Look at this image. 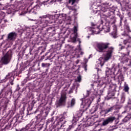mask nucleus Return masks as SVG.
Returning a JSON list of instances; mask_svg holds the SVG:
<instances>
[{"instance_id": "obj_46", "label": "nucleus", "mask_w": 131, "mask_h": 131, "mask_svg": "<svg viewBox=\"0 0 131 131\" xmlns=\"http://www.w3.org/2000/svg\"><path fill=\"white\" fill-rule=\"evenodd\" d=\"M118 78L121 79V81H123V76L122 75H120V76L118 77Z\"/></svg>"}, {"instance_id": "obj_30", "label": "nucleus", "mask_w": 131, "mask_h": 131, "mask_svg": "<svg viewBox=\"0 0 131 131\" xmlns=\"http://www.w3.org/2000/svg\"><path fill=\"white\" fill-rule=\"evenodd\" d=\"M31 51H32V50H31V51H30V53H28V54H26V58H27V59H30L31 60H33V58H31V57H32V54H31Z\"/></svg>"}, {"instance_id": "obj_54", "label": "nucleus", "mask_w": 131, "mask_h": 131, "mask_svg": "<svg viewBox=\"0 0 131 131\" xmlns=\"http://www.w3.org/2000/svg\"><path fill=\"white\" fill-rule=\"evenodd\" d=\"M79 62V60L78 59L76 61V63L78 64Z\"/></svg>"}, {"instance_id": "obj_55", "label": "nucleus", "mask_w": 131, "mask_h": 131, "mask_svg": "<svg viewBox=\"0 0 131 131\" xmlns=\"http://www.w3.org/2000/svg\"><path fill=\"white\" fill-rule=\"evenodd\" d=\"M47 69L46 70V73L48 72L49 68H47Z\"/></svg>"}, {"instance_id": "obj_60", "label": "nucleus", "mask_w": 131, "mask_h": 131, "mask_svg": "<svg viewBox=\"0 0 131 131\" xmlns=\"http://www.w3.org/2000/svg\"><path fill=\"white\" fill-rule=\"evenodd\" d=\"M83 54V53L82 52H81L80 54L82 55Z\"/></svg>"}, {"instance_id": "obj_9", "label": "nucleus", "mask_w": 131, "mask_h": 131, "mask_svg": "<svg viewBox=\"0 0 131 131\" xmlns=\"http://www.w3.org/2000/svg\"><path fill=\"white\" fill-rule=\"evenodd\" d=\"M80 100L81 101H82V103L81 104V108H85V109H88V108H89L92 103V101L90 99L86 98H82Z\"/></svg>"}, {"instance_id": "obj_17", "label": "nucleus", "mask_w": 131, "mask_h": 131, "mask_svg": "<svg viewBox=\"0 0 131 131\" xmlns=\"http://www.w3.org/2000/svg\"><path fill=\"white\" fill-rule=\"evenodd\" d=\"M73 127V125H69L68 124H66V122L62 123V128L64 129V131H70Z\"/></svg>"}, {"instance_id": "obj_7", "label": "nucleus", "mask_w": 131, "mask_h": 131, "mask_svg": "<svg viewBox=\"0 0 131 131\" xmlns=\"http://www.w3.org/2000/svg\"><path fill=\"white\" fill-rule=\"evenodd\" d=\"M119 88L118 87L116 84L110 85L108 92V96L109 97L108 100L111 99L112 97H114L115 95V92H119Z\"/></svg>"}, {"instance_id": "obj_10", "label": "nucleus", "mask_w": 131, "mask_h": 131, "mask_svg": "<svg viewBox=\"0 0 131 131\" xmlns=\"http://www.w3.org/2000/svg\"><path fill=\"white\" fill-rule=\"evenodd\" d=\"M78 30L77 27L76 26H74V31H73V34L74 36L72 38V40H73V42L74 43L76 41H79V48H80V43L81 41H80V38H77L78 37V33H77Z\"/></svg>"}, {"instance_id": "obj_34", "label": "nucleus", "mask_w": 131, "mask_h": 131, "mask_svg": "<svg viewBox=\"0 0 131 131\" xmlns=\"http://www.w3.org/2000/svg\"><path fill=\"white\" fill-rule=\"evenodd\" d=\"M102 29L104 30V31L106 32H109L110 31V28L109 27H107L106 26H104L102 27Z\"/></svg>"}, {"instance_id": "obj_37", "label": "nucleus", "mask_w": 131, "mask_h": 131, "mask_svg": "<svg viewBox=\"0 0 131 131\" xmlns=\"http://www.w3.org/2000/svg\"><path fill=\"white\" fill-rule=\"evenodd\" d=\"M105 21H106V20L105 19H103V18H102L101 19V25L100 26H98L97 28L100 29L101 26H102V25L103 24V23L105 22Z\"/></svg>"}, {"instance_id": "obj_62", "label": "nucleus", "mask_w": 131, "mask_h": 131, "mask_svg": "<svg viewBox=\"0 0 131 131\" xmlns=\"http://www.w3.org/2000/svg\"><path fill=\"white\" fill-rule=\"evenodd\" d=\"M48 53H49L48 52H47V53H46V56Z\"/></svg>"}, {"instance_id": "obj_5", "label": "nucleus", "mask_w": 131, "mask_h": 131, "mask_svg": "<svg viewBox=\"0 0 131 131\" xmlns=\"http://www.w3.org/2000/svg\"><path fill=\"white\" fill-rule=\"evenodd\" d=\"M67 100V93L65 91H62L59 100L57 101L56 103L57 108H58V107H64L66 105Z\"/></svg>"}, {"instance_id": "obj_3", "label": "nucleus", "mask_w": 131, "mask_h": 131, "mask_svg": "<svg viewBox=\"0 0 131 131\" xmlns=\"http://www.w3.org/2000/svg\"><path fill=\"white\" fill-rule=\"evenodd\" d=\"M13 57V51L9 50L3 57H2L0 60V68H3L4 65H8L11 62Z\"/></svg>"}, {"instance_id": "obj_35", "label": "nucleus", "mask_w": 131, "mask_h": 131, "mask_svg": "<svg viewBox=\"0 0 131 131\" xmlns=\"http://www.w3.org/2000/svg\"><path fill=\"white\" fill-rule=\"evenodd\" d=\"M124 61L126 62H129L127 65L129 67H131V60H129L128 58H125V60Z\"/></svg>"}, {"instance_id": "obj_36", "label": "nucleus", "mask_w": 131, "mask_h": 131, "mask_svg": "<svg viewBox=\"0 0 131 131\" xmlns=\"http://www.w3.org/2000/svg\"><path fill=\"white\" fill-rule=\"evenodd\" d=\"M119 17L120 18V26H122V21L123 20V19L124 18V16L122 15H119Z\"/></svg>"}, {"instance_id": "obj_53", "label": "nucleus", "mask_w": 131, "mask_h": 131, "mask_svg": "<svg viewBox=\"0 0 131 131\" xmlns=\"http://www.w3.org/2000/svg\"><path fill=\"white\" fill-rule=\"evenodd\" d=\"M91 85L92 88H93L94 89L93 86H94L95 83L91 84Z\"/></svg>"}, {"instance_id": "obj_59", "label": "nucleus", "mask_w": 131, "mask_h": 131, "mask_svg": "<svg viewBox=\"0 0 131 131\" xmlns=\"http://www.w3.org/2000/svg\"><path fill=\"white\" fill-rule=\"evenodd\" d=\"M4 39V36H2V37L1 38V39Z\"/></svg>"}, {"instance_id": "obj_1", "label": "nucleus", "mask_w": 131, "mask_h": 131, "mask_svg": "<svg viewBox=\"0 0 131 131\" xmlns=\"http://www.w3.org/2000/svg\"><path fill=\"white\" fill-rule=\"evenodd\" d=\"M111 43L109 42H100L97 44L98 51L100 53H103L108 49L104 57H100L99 59L101 67L104 65L105 61L108 60L112 56L114 48L113 47H109Z\"/></svg>"}, {"instance_id": "obj_57", "label": "nucleus", "mask_w": 131, "mask_h": 131, "mask_svg": "<svg viewBox=\"0 0 131 131\" xmlns=\"http://www.w3.org/2000/svg\"><path fill=\"white\" fill-rule=\"evenodd\" d=\"M124 23L125 24L127 23V20L126 19L124 20Z\"/></svg>"}, {"instance_id": "obj_20", "label": "nucleus", "mask_w": 131, "mask_h": 131, "mask_svg": "<svg viewBox=\"0 0 131 131\" xmlns=\"http://www.w3.org/2000/svg\"><path fill=\"white\" fill-rule=\"evenodd\" d=\"M117 30L116 26L114 27V31L110 33V35L112 37L115 39L118 37Z\"/></svg>"}, {"instance_id": "obj_43", "label": "nucleus", "mask_w": 131, "mask_h": 131, "mask_svg": "<svg viewBox=\"0 0 131 131\" xmlns=\"http://www.w3.org/2000/svg\"><path fill=\"white\" fill-rule=\"evenodd\" d=\"M81 80V76L79 75L77 77V80H76V81H78V82H80Z\"/></svg>"}, {"instance_id": "obj_26", "label": "nucleus", "mask_w": 131, "mask_h": 131, "mask_svg": "<svg viewBox=\"0 0 131 131\" xmlns=\"http://www.w3.org/2000/svg\"><path fill=\"white\" fill-rule=\"evenodd\" d=\"M39 7L38 5H36L33 8H32L29 11L30 13L36 14V11H37V8Z\"/></svg>"}, {"instance_id": "obj_47", "label": "nucleus", "mask_w": 131, "mask_h": 131, "mask_svg": "<svg viewBox=\"0 0 131 131\" xmlns=\"http://www.w3.org/2000/svg\"><path fill=\"white\" fill-rule=\"evenodd\" d=\"M76 0H69V3H72V5H73L76 2Z\"/></svg>"}, {"instance_id": "obj_6", "label": "nucleus", "mask_w": 131, "mask_h": 131, "mask_svg": "<svg viewBox=\"0 0 131 131\" xmlns=\"http://www.w3.org/2000/svg\"><path fill=\"white\" fill-rule=\"evenodd\" d=\"M17 73V70L15 69L14 71L8 73L4 79V82L9 79V82L11 85H14V80H15V74Z\"/></svg>"}, {"instance_id": "obj_25", "label": "nucleus", "mask_w": 131, "mask_h": 131, "mask_svg": "<svg viewBox=\"0 0 131 131\" xmlns=\"http://www.w3.org/2000/svg\"><path fill=\"white\" fill-rule=\"evenodd\" d=\"M86 127L85 124L79 125L77 129L75 131H84V128Z\"/></svg>"}, {"instance_id": "obj_41", "label": "nucleus", "mask_w": 131, "mask_h": 131, "mask_svg": "<svg viewBox=\"0 0 131 131\" xmlns=\"http://www.w3.org/2000/svg\"><path fill=\"white\" fill-rule=\"evenodd\" d=\"M5 18V13L3 12H0V19Z\"/></svg>"}, {"instance_id": "obj_27", "label": "nucleus", "mask_w": 131, "mask_h": 131, "mask_svg": "<svg viewBox=\"0 0 131 131\" xmlns=\"http://www.w3.org/2000/svg\"><path fill=\"white\" fill-rule=\"evenodd\" d=\"M78 119L79 118L77 117H76L75 116H74L72 121V124L73 125H76L77 121H78Z\"/></svg>"}, {"instance_id": "obj_49", "label": "nucleus", "mask_w": 131, "mask_h": 131, "mask_svg": "<svg viewBox=\"0 0 131 131\" xmlns=\"http://www.w3.org/2000/svg\"><path fill=\"white\" fill-rule=\"evenodd\" d=\"M84 63H86H86L88 62V59H86V58H85V59H84Z\"/></svg>"}, {"instance_id": "obj_61", "label": "nucleus", "mask_w": 131, "mask_h": 131, "mask_svg": "<svg viewBox=\"0 0 131 131\" xmlns=\"http://www.w3.org/2000/svg\"><path fill=\"white\" fill-rule=\"evenodd\" d=\"M100 98H99L98 99V102H100Z\"/></svg>"}, {"instance_id": "obj_39", "label": "nucleus", "mask_w": 131, "mask_h": 131, "mask_svg": "<svg viewBox=\"0 0 131 131\" xmlns=\"http://www.w3.org/2000/svg\"><path fill=\"white\" fill-rule=\"evenodd\" d=\"M8 8L7 7H6L5 5H2L1 4H0V10H6V9Z\"/></svg>"}, {"instance_id": "obj_15", "label": "nucleus", "mask_w": 131, "mask_h": 131, "mask_svg": "<svg viewBox=\"0 0 131 131\" xmlns=\"http://www.w3.org/2000/svg\"><path fill=\"white\" fill-rule=\"evenodd\" d=\"M66 116H67V114L66 112L63 113V114L60 115L57 119V121L63 124L64 123H66L65 121Z\"/></svg>"}, {"instance_id": "obj_64", "label": "nucleus", "mask_w": 131, "mask_h": 131, "mask_svg": "<svg viewBox=\"0 0 131 131\" xmlns=\"http://www.w3.org/2000/svg\"><path fill=\"white\" fill-rule=\"evenodd\" d=\"M43 52H44V51H42L40 53V54L42 53Z\"/></svg>"}, {"instance_id": "obj_42", "label": "nucleus", "mask_w": 131, "mask_h": 131, "mask_svg": "<svg viewBox=\"0 0 131 131\" xmlns=\"http://www.w3.org/2000/svg\"><path fill=\"white\" fill-rule=\"evenodd\" d=\"M90 93H91V92L90 91H87L86 93V95H84V94H83V96L84 97H85V98H87V97H89V96H90Z\"/></svg>"}, {"instance_id": "obj_16", "label": "nucleus", "mask_w": 131, "mask_h": 131, "mask_svg": "<svg viewBox=\"0 0 131 131\" xmlns=\"http://www.w3.org/2000/svg\"><path fill=\"white\" fill-rule=\"evenodd\" d=\"M128 42V40L126 39V40H123V43L122 45V44H119V49L120 50H122L123 49H126L127 50H129V48H131V46H129V45L127 46V47H125V46L127 45V43Z\"/></svg>"}, {"instance_id": "obj_13", "label": "nucleus", "mask_w": 131, "mask_h": 131, "mask_svg": "<svg viewBox=\"0 0 131 131\" xmlns=\"http://www.w3.org/2000/svg\"><path fill=\"white\" fill-rule=\"evenodd\" d=\"M116 118L115 117H107L105 120H104L102 123V126H105L108 124H111L115 120Z\"/></svg>"}, {"instance_id": "obj_31", "label": "nucleus", "mask_w": 131, "mask_h": 131, "mask_svg": "<svg viewBox=\"0 0 131 131\" xmlns=\"http://www.w3.org/2000/svg\"><path fill=\"white\" fill-rule=\"evenodd\" d=\"M101 2L100 3H102V4L105 5H109V2L110 1V0H100Z\"/></svg>"}, {"instance_id": "obj_8", "label": "nucleus", "mask_w": 131, "mask_h": 131, "mask_svg": "<svg viewBox=\"0 0 131 131\" xmlns=\"http://www.w3.org/2000/svg\"><path fill=\"white\" fill-rule=\"evenodd\" d=\"M12 120V124L17 126V124L22 122L23 120V115L22 114H17L13 118H11Z\"/></svg>"}, {"instance_id": "obj_29", "label": "nucleus", "mask_w": 131, "mask_h": 131, "mask_svg": "<svg viewBox=\"0 0 131 131\" xmlns=\"http://www.w3.org/2000/svg\"><path fill=\"white\" fill-rule=\"evenodd\" d=\"M30 125L28 124L25 127H23L19 131H27L30 128Z\"/></svg>"}, {"instance_id": "obj_44", "label": "nucleus", "mask_w": 131, "mask_h": 131, "mask_svg": "<svg viewBox=\"0 0 131 131\" xmlns=\"http://www.w3.org/2000/svg\"><path fill=\"white\" fill-rule=\"evenodd\" d=\"M111 70H109L106 71V75L107 76H108V75H111Z\"/></svg>"}, {"instance_id": "obj_19", "label": "nucleus", "mask_w": 131, "mask_h": 131, "mask_svg": "<svg viewBox=\"0 0 131 131\" xmlns=\"http://www.w3.org/2000/svg\"><path fill=\"white\" fill-rule=\"evenodd\" d=\"M62 124H63L62 123H61L57 121V123H56V125H55V128H56L57 129L50 130V131H59L58 130L59 129H60L61 128H62V127L63 126Z\"/></svg>"}, {"instance_id": "obj_2", "label": "nucleus", "mask_w": 131, "mask_h": 131, "mask_svg": "<svg viewBox=\"0 0 131 131\" xmlns=\"http://www.w3.org/2000/svg\"><path fill=\"white\" fill-rule=\"evenodd\" d=\"M54 20L52 18H49L48 15H43L39 17V19L35 21V25L38 29L42 30L43 28L46 27L50 24H52Z\"/></svg>"}, {"instance_id": "obj_12", "label": "nucleus", "mask_w": 131, "mask_h": 131, "mask_svg": "<svg viewBox=\"0 0 131 131\" xmlns=\"http://www.w3.org/2000/svg\"><path fill=\"white\" fill-rule=\"evenodd\" d=\"M17 33L15 32H12L9 33L7 35V39L9 41H15L17 38Z\"/></svg>"}, {"instance_id": "obj_18", "label": "nucleus", "mask_w": 131, "mask_h": 131, "mask_svg": "<svg viewBox=\"0 0 131 131\" xmlns=\"http://www.w3.org/2000/svg\"><path fill=\"white\" fill-rule=\"evenodd\" d=\"M8 85H7L3 89L1 92H0V95H2L3 93L5 92V96H8L9 95V93L11 92V89L9 88H8Z\"/></svg>"}, {"instance_id": "obj_38", "label": "nucleus", "mask_w": 131, "mask_h": 131, "mask_svg": "<svg viewBox=\"0 0 131 131\" xmlns=\"http://www.w3.org/2000/svg\"><path fill=\"white\" fill-rule=\"evenodd\" d=\"M125 28L126 29L128 33L129 32H131V30L130 29V27L128 23H127V25L125 26Z\"/></svg>"}, {"instance_id": "obj_22", "label": "nucleus", "mask_w": 131, "mask_h": 131, "mask_svg": "<svg viewBox=\"0 0 131 131\" xmlns=\"http://www.w3.org/2000/svg\"><path fill=\"white\" fill-rule=\"evenodd\" d=\"M120 107L117 105H114L109 108L105 110L106 113H109V112H112L113 110H119Z\"/></svg>"}, {"instance_id": "obj_45", "label": "nucleus", "mask_w": 131, "mask_h": 131, "mask_svg": "<svg viewBox=\"0 0 131 131\" xmlns=\"http://www.w3.org/2000/svg\"><path fill=\"white\" fill-rule=\"evenodd\" d=\"M87 67H88V65L86 63H83V68H84L85 71H87Z\"/></svg>"}, {"instance_id": "obj_58", "label": "nucleus", "mask_w": 131, "mask_h": 131, "mask_svg": "<svg viewBox=\"0 0 131 131\" xmlns=\"http://www.w3.org/2000/svg\"><path fill=\"white\" fill-rule=\"evenodd\" d=\"M92 26H95V24H93V23H92Z\"/></svg>"}, {"instance_id": "obj_21", "label": "nucleus", "mask_w": 131, "mask_h": 131, "mask_svg": "<svg viewBox=\"0 0 131 131\" xmlns=\"http://www.w3.org/2000/svg\"><path fill=\"white\" fill-rule=\"evenodd\" d=\"M76 103V100L75 98H72L71 101H68L67 104V108H71V107H73Z\"/></svg>"}, {"instance_id": "obj_40", "label": "nucleus", "mask_w": 131, "mask_h": 131, "mask_svg": "<svg viewBox=\"0 0 131 131\" xmlns=\"http://www.w3.org/2000/svg\"><path fill=\"white\" fill-rule=\"evenodd\" d=\"M129 90V87L128 86V85H125L124 86V91L125 93H128V91Z\"/></svg>"}, {"instance_id": "obj_50", "label": "nucleus", "mask_w": 131, "mask_h": 131, "mask_svg": "<svg viewBox=\"0 0 131 131\" xmlns=\"http://www.w3.org/2000/svg\"><path fill=\"white\" fill-rule=\"evenodd\" d=\"M68 8L70 9V10H74V9L73 7H71V6H69L68 7Z\"/></svg>"}, {"instance_id": "obj_51", "label": "nucleus", "mask_w": 131, "mask_h": 131, "mask_svg": "<svg viewBox=\"0 0 131 131\" xmlns=\"http://www.w3.org/2000/svg\"><path fill=\"white\" fill-rule=\"evenodd\" d=\"M128 16H129V17L131 18V13L130 12H129L127 13Z\"/></svg>"}, {"instance_id": "obj_48", "label": "nucleus", "mask_w": 131, "mask_h": 131, "mask_svg": "<svg viewBox=\"0 0 131 131\" xmlns=\"http://www.w3.org/2000/svg\"><path fill=\"white\" fill-rule=\"evenodd\" d=\"M72 93H73V90L72 89H71L69 92V94H72Z\"/></svg>"}, {"instance_id": "obj_23", "label": "nucleus", "mask_w": 131, "mask_h": 131, "mask_svg": "<svg viewBox=\"0 0 131 131\" xmlns=\"http://www.w3.org/2000/svg\"><path fill=\"white\" fill-rule=\"evenodd\" d=\"M36 118L37 122L38 123L43 122L46 119V118L44 117H42L41 115H38Z\"/></svg>"}, {"instance_id": "obj_28", "label": "nucleus", "mask_w": 131, "mask_h": 131, "mask_svg": "<svg viewBox=\"0 0 131 131\" xmlns=\"http://www.w3.org/2000/svg\"><path fill=\"white\" fill-rule=\"evenodd\" d=\"M53 121H54V117H52L48 119L46 122V126H48L49 124H53Z\"/></svg>"}, {"instance_id": "obj_33", "label": "nucleus", "mask_w": 131, "mask_h": 131, "mask_svg": "<svg viewBox=\"0 0 131 131\" xmlns=\"http://www.w3.org/2000/svg\"><path fill=\"white\" fill-rule=\"evenodd\" d=\"M82 113H81V111H78L76 113V115H75V116H76V117H78V118H79V117H81V116H82Z\"/></svg>"}, {"instance_id": "obj_24", "label": "nucleus", "mask_w": 131, "mask_h": 131, "mask_svg": "<svg viewBox=\"0 0 131 131\" xmlns=\"http://www.w3.org/2000/svg\"><path fill=\"white\" fill-rule=\"evenodd\" d=\"M47 32L53 35L55 34V29L54 27H49L47 29Z\"/></svg>"}, {"instance_id": "obj_52", "label": "nucleus", "mask_w": 131, "mask_h": 131, "mask_svg": "<svg viewBox=\"0 0 131 131\" xmlns=\"http://www.w3.org/2000/svg\"><path fill=\"white\" fill-rule=\"evenodd\" d=\"M17 91H20V87H19V84L17 85Z\"/></svg>"}, {"instance_id": "obj_4", "label": "nucleus", "mask_w": 131, "mask_h": 131, "mask_svg": "<svg viewBox=\"0 0 131 131\" xmlns=\"http://www.w3.org/2000/svg\"><path fill=\"white\" fill-rule=\"evenodd\" d=\"M97 12L98 13H103V16L106 17H111V21L113 20L112 24H114L116 23V19L114 17V12L113 11H111L109 9H106L105 7H102L100 10H97Z\"/></svg>"}, {"instance_id": "obj_32", "label": "nucleus", "mask_w": 131, "mask_h": 131, "mask_svg": "<svg viewBox=\"0 0 131 131\" xmlns=\"http://www.w3.org/2000/svg\"><path fill=\"white\" fill-rule=\"evenodd\" d=\"M50 66V64L49 63H41V67L42 68H49Z\"/></svg>"}, {"instance_id": "obj_11", "label": "nucleus", "mask_w": 131, "mask_h": 131, "mask_svg": "<svg viewBox=\"0 0 131 131\" xmlns=\"http://www.w3.org/2000/svg\"><path fill=\"white\" fill-rule=\"evenodd\" d=\"M130 105H131V103H128V105L127 106V112L129 113L128 115L122 120V121L124 123L127 122L131 119V106ZM130 126H131V124Z\"/></svg>"}, {"instance_id": "obj_56", "label": "nucleus", "mask_w": 131, "mask_h": 131, "mask_svg": "<svg viewBox=\"0 0 131 131\" xmlns=\"http://www.w3.org/2000/svg\"><path fill=\"white\" fill-rule=\"evenodd\" d=\"M130 51H129L128 52H127V56H128L129 55V54L130 53Z\"/></svg>"}, {"instance_id": "obj_63", "label": "nucleus", "mask_w": 131, "mask_h": 131, "mask_svg": "<svg viewBox=\"0 0 131 131\" xmlns=\"http://www.w3.org/2000/svg\"><path fill=\"white\" fill-rule=\"evenodd\" d=\"M29 131H35V130H30Z\"/></svg>"}, {"instance_id": "obj_14", "label": "nucleus", "mask_w": 131, "mask_h": 131, "mask_svg": "<svg viewBox=\"0 0 131 131\" xmlns=\"http://www.w3.org/2000/svg\"><path fill=\"white\" fill-rule=\"evenodd\" d=\"M14 127H16V125L14 124V125L12 122V120L11 119V117H9V119H8V124L6 125L5 129V130H11Z\"/></svg>"}]
</instances>
